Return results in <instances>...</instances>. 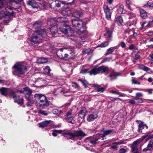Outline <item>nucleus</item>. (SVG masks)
I'll return each instance as SVG.
<instances>
[{
  "instance_id": "864d4df0",
  "label": "nucleus",
  "mask_w": 153,
  "mask_h": 153,
  "mask_svg": "<svg viewBox=\"0 0 153 153\" xmlns=\"http://www.w3.org/2000/svg\"><path fill=\"white\" fill-rule=\"evenodd\" d=\"M120 46L122 48H125L126 45L125 42H120Z\"/></svg>"
},
{
  "instance_id": "ea45409f",
  "label": "nucleus",
  "mask_w": 153,
  "mask_h": 153,
  "mask_svg": "<svg viewBox=\"0 0 153 153\" xmlns=\"http://www.w3.org/2000/svg\"><path fill=\"white\" fill-rule=\"evenodd\" d=\"M131 81L132 84H135L140 85V82H137L136 78L134 77H132L131 80Z\"/></svg>"
},
{
  "instance_id": "a18cd8bd",
  "label": "nucleus",
  "mask_w": 153,
  "mask_h": 153,
  "mask_svg": "<svg viewBox=\"0 0 153 153\" xmlns=\"http://www.w3.org/2000/svg\"><path fill=\"white\" fill-rule=\"evenodd\" d=\"M125 142L123 141H122L120 142H114L112 143L113 144H117L118 145L123 144L125 143Z\"/></svg>"
},
{
  "instance_id": "f704fd0d",
  "label": "nucleus",
  "mask_w": 153,
  "mask_h": 153,
  "mask_svg": "<svg viewBox=\"0 0 153 153\" xmlns=\"http://www.w3.org/2000/svg\"><path fill=\"white\" fill-rule=\"evenodd\" d=\"M131 151L132 152H134L136 151H138L137 150V148L136 141H135L133 143V144L131 147Z\"/></svg>"
},
{
  "instance_id": "9d476101",
  "label": "nucleus",
  "mask_w": 153,
  "mask_h": 153,
  "mask_svg": "<svg viewBox=\"0 0 153 153\" xmlns=\"http://www.w3.org/2000/svg\"><path fill=\"white\" fill-rule=\"evenodd\" d=\"M11 97L14 99V102H17L19 104H22L23 103V98H20L19 96H17L15 91L14 92V94H13Z\"/></svg>"
},
{
  "instance_id": "aec40b11",
  "label": "nucleus",
  "mask_w": 153,
  "mask_h": 153,
  "mask_svg": "<svg viewBox=\"0 0 153 153\" xmlns=\"http://www.w3.org/2000/svg\"><path fill=\"white\" fill-rule=\"evenodd\" d=\"M64 48H59L57 51L56 54L57 56L61 59H64L63 51Z\"/></svg>"
},
{
  "instance_id": "e2e57ef3",
  "label": "nucleus",
  "mask_w": 153,
  "mask_h": 153,
  "mask_svg": "<svg viewBox=\"0 0 153 153\" xmlns=\"http://www.w3.org/2000/svg\"><path fill=\"white\" fill-rule=\"evenodd\" d=\"M150 69L149 68L147 67L146 66H145V67L144 69V71H148L150 70Z\"/></svg>"
},
{
  "instance_id": "f8f14e48",
  "label": "nucleus",
  "mask_w": 153,
  "mask_h": 153,
  "mask_svg": "<svg viewBox=\"0 0 153 153\" xmlns=\"http://www.w3.org/2000/svg\"><path fill=\"white\" fill-rule=\"evenodd\" d=\"M59 30L63 33L66 34L71 31L70 27L68 25H64L61 26L59 28Z\"/></svg>"
},
{
  "instance_id": "79ce46f5",
  "label": "nucleus",
  "mask_w": 153,
  "mask_h": 153,
  "mask_svg": "<svg viewBox=\"0 0 153 153\" xmlns=\"http://www.w3.org/2000/svg\"><path fill=\"white\" fill-rule=\"evenodd\" d=\"M5 12L1 11L0 13V19H2L5 16L7 15Z\"/></svg>"
},
{
  "instance_id": "72a5a7b5",
  "label": "nucleus",
  "mask_w": 153,
  "mask_h": 153,
  "mask_svg": "<svg viewBox=\"0 0 153 153\" xmlns=\"http://www.w3.org/2000/svg\"><path fill=\"white\" fill-rule=\"evenodd\" d=\"M117 46L111 47L107 50V52L105 53V55H107L109 53H111L114 50L117 49Z\"/></svg>"
},
{
  "instance_id": "a211bd4d",
  "label": "nucleus",
  "mask_w": 153,
  "mask_h": 153,
  "mask_svg": "<svg viewBox=\"0 0 153 153\" xmlns=\"http://www.w3.org/2000/svg\"><path fill=\"white\" fill-rule=\"evenodd\" d=\"M51 121V120H46L41 123H39V127L41 128H44L48 126L49 124L50 123Z\"/></svg>"
},
{
  "instance_id": "39448f33",
  "label": "nucleus",
  "mask_w": 153,
  "mask_h": 153,
  "mask_svg": "<svg viewBox=\"0 0 153 153\" xmlns=\"http://www.w3.org/2000/svg\"><path fill=\"white\" fill-rule=\"evenodd\" d=\"M72 23L73 27L80 31L81 33H83L85 31V24L82 20L74 19L72 20Z\"/></svg>"
},
{
  "instance_id": "3c124183",
  "label": "nucleus",
  "mask_w": 153,
  "mask_h": 153,
  "mask_svg": "<svg viewBox=\"0 0 153 153\" xmlns=\"http://www.w3.org/2000/svg\"><path fill=\"white\" fill-rule=\"evenodd\" d=\"M92 137V136H90L89 137H87L84 140V142H85V143H87L88 142V141L90 140L91 139V138Z\"/></svg>"
},
{
  "instance_id": "c9c22d12",
  "label": "nucleus",
  "mask_w": 153,
  "mask_h": 153,
  "mask_svg": "<svg viewBox=\"0 0 153 153\" xmlns=\"http://www.w3.org/2000/svg\"><path fill=\"white\" fill-rule=\"evenodd\" d=\"M44 73L48 75H50L51 69L48 66H46L44 69Z\"/></svg>"
},
{
  "instance_id": "de8ad7c7",
  "label": "nucleus",
  "mask_w": 153,
  "mask_h": 153,
  "mask_svg": "<svg viewBox=\"0 0 153 153\" xmlns=\"http://www.w3.org/2000/svg\"><path fill=\"white\" fill-rule=\"evenodd\" d=\"M144 7H153V3L150 4L149 3H148L147 4L144 5Z\"/></svg>"
},
{
  "instance_id": "9b49d317",
  "label": "nucleus",
  "mask_w": 153,
  "mask_h": 153,
  "mask_svg": "<svg viewBox=\"0 0 153 153\" xmlns=\"http://www.w3.org/2000/svg\"><path fill=\"white\" fill-rule=\"evenodd\" d=\"M112 32V30H110L108 27H106L105 28V33L104 35L109 41L111 40Z\"/></svg>"
},
{
  "instance_id": "7c9ffc66",
  "label": "nucleus",
  "mask_w": 153,
  "mask_h": 153,
  "mask_svg": "<svg viewBox=\"0 0 153 153\" xmlns=\"http://www.w3.org/2000/svg\"><path fill=\"white\" fill-rule=\"evenodd\" d=\"M42 24V22L41 21L37 22L33 25V27L35 29L39 28L41 27Z\"/></svg>"
},
{
  "instance_id": "5701e85b",
  "label": "nucleus",
  "mask_w": 153,
  "mask_h": 153,
  "mask_svg": "<svg viewBox=\"0 0 153 153\" xmlns=\"http://www.w3.org/2000/svg\"><path fill=\"white\" fill-rule=\"evenodd\" d=\"M153 144V140H151L146 148L143 149V151L146 152L147 151L150 150L152 147Z\"/></svg>"
},
{
  "instance_id": "09e8293b",
  "label": "nucleus",
  "mask_w": 153,
  "mask_h": 153,
  "mask_svg": "<svg viewBox=\"0 0 153 153\" xmlns=\"http://www.w3.org/2000/svg\"><path fill=\"white\" fill-rule=\"evenodd\" d=\"M97 135H98V136L100 138H102V140H103L104 138L105 137L104 133L103 134H101L98 133L97 134Z\"/></svg>"
},
{
  "instance_id": "423d86ee",
  "label": "nucleus",
  "mask_w": 153,
  "mask_h": 153,
  "mask_svg": "<svg viewBox=\"0 0 153 153\" xmlns=\"http://www.w3.org/2000/svg\"><path fill=\"white\" fill-rule=\"evenodd\" d=\"M62 134L64 137L66 135L69 136H70L69 139L73 140H74L75 138H78L79 137H84L87 135L81 129L76 131L74 132H68Z\"/></svg>"
},
{
  "instance_id": "6ab92c4d",
  "label": "nucleus",
  "mask_w": 153,
  "mask_h": 153,
  "mask_svg": "<svg viewBox=\"0 0 153 153\" xmlns=\"http://www.w3.org/2000/svg\"><path fill=\"white\" fill-rule=\"evenodd\" d=\"M120 74L112 72L110 73L108 77L110 78L111 80H113L115 79L117 76L120 75Z\"/></svg>"
},
{
  "instance_id": "473e14b6",
  "label": "nucleus",
  "mask_w": 153,
  "mask_h": 153,
  "mask_svg": "<svg viewBox=\"0 0 153 153\" xmlns=\"http://www.w3.org/2000/svg\"><path fill=\"white\" fill-rule=\"evenodd\" d=\"M152 132L149 131L144 136V137H148L146 139V140H147L153 138V134H151Z\"/></svg>"
},
{
  "instance_id": "c03bdc74",
  "label": "nucleus",
  "mask_w": 153,
  "mask_h": 153,
  "mask_svg": "<svg viewBox=\"0 0 153 153\" xmlns=\"http://www.w3.org/2000/svg\"><path fill=\"white\" fill-rule=\"evenodd\" d=\"M64 49H67L70 52V53H72L74 51V49L72 47H70L68 48H64Z\"/></svg>"
},
{
  "instance_id": "8fccbe9b",
  "label": "nucleus",
  "mask_w": 153,
  "mask_h": 153,
  "mask_svg": "<svg viewBox=\"0 0 153 153\" xmlns=\"http://www.w3.org/2000/svg\"><path fill=\"white\" fill-rule=\"evenodd\" d=\"M119 153H125L127 151L124 148H121L119 151Z\"/></svg>"
},
{
  "instance_id": "c756f323",
  "label": "nucleus",
  "mask_w": 153,
  "mask_h": 153,
  "mask_svg": "<svg viewBox=\"0 0 153 153\" xmlns=\"http://www.w3.org/2000/svg\"><path fill=\"white\" fill-rule=\"evenodd\" d=\"M110 93L113 94H115L117 95H119L120 97H124L125 94H123L121 93V92H119L117 90V91H114L111 90L110 91Z\"/></svg>"
},
{
  "instance_id": "052dcab7",
  "label": "nucleus",
  "mask_w": 153,
  "mask_h": 153,
  "mask_svg": "<svg viewBox=\"0 0 153 153\" xmlns=\"http://www.w3.org/2000/svg\"><path fill=\"white\" fill-rule=\"evenodd\" d=\"M130 29L129 28H128L125 30V32L126 33H128V34H129V32H130Z\"/></svg>"
},
{
  "instance_id": "680f3d73",
  "label": "nucleus",
  "mask_w": 153,
  "mask_h": 153,
  "mask_svg": "<svg viewBox=\"0 0 153 153\" xmlns=\"http://www.w3.org/2000/svg\"><path fill=\"white\" fill-rule=\"evenodd\" d=\"M134 47V46L133 44L131 45L129 47V49L130 50H133Z\"/></svg>"
},
{
  "instance_id": "f3484780",
  "label": "nucleus",
  "mask_w": 153,
  "mask_h": 153,
  "mask_svg": "<svg viewBox=\"0 0 153 153\" xmlns=\"http://www.w3.org/2000/svg\"><path fill=\"white\" fill-rule=\"evenodd\" d=\"M27 4L31 6L34 8H38L39 7L38 4L33 0L28 1Z\"/></svg>"
},
{
  "instance_id": "b1692460",
  "label": "nucleus",
  "mask_w": 153,
  "mask_h": 153,
  "mask_svg": "<svg viewBox=\"0 0 153 153\" xmlns=\"http://www.w3.org/2000/svg\"><path fill=\"white\" fill-rule=\"evenodd\" d=\"M140 16L143 19H146L147 17V14L146 11L143 9H140Z\"/></svg>"
},
{
  "instance_id": "2eb2a0df",
  "label": "nucleus",
  "mask_w": 153,
  "mask_h": 153,
  "mask_svg": "<svg viewBox=\"0 0 153 153\" xmlns=\"http://www.w3.org/2000/svg\"><path fill=\"white\" fill-rule=\"evenodd\" d=\"M74 119V117L72 116L71 113L68 112L66 114V120L68 123L73 124L72 121Z\"/></svg>"
},
{
  "instance_id": "c85d7f7f",
  "label": "nucleus",
  "mask_w": 153,
  "mask_h": 153,
  "mask_svg": "<svg viewBox=\"0 0 153 153\" xmlns=\"http://www.w3.org/2000/svg\"><path fill=\"white\" fill-rule=\"evenodd\" d=\"M124 6L123 4L120 5L117 9V12L119 14H125L123 12Z\"/></svg>"
},
{
  "instance_id": "2f4dec72",
  "label": "nucleus",
  "mask_w": 153,
  "mask_h": 153,
  "mask_svg": "<svg viewBox=\"0 0 153 153\" xmlns=\"http://www.w3.org/2000/svg\"><path fill=\"white\" fill-rule=\"evenodd\" d=\"M126 4L127 7L130 10H132V7L134 5L131 3V2L129 0H127L126 1Z\"/></svg>"
},
{
  "instance_id": "393cba45",
  "label": "nucleus",
  "mask_w": 153,
  "mask_h": 153,
  "mask_svg": "<svg viewBox=\"0 0 153 153\" xmlns=\"http://www.w3.org/2000/svg\"><path fill=\"white\" fill-rule=\"evenodd\" d=\"M62 13L65 15H69L71 13L70 8L68 7H66V8L63 9Z\"/></svg>"
},
{
  "instance_id": "603ef678",
  "label": "nucleus",
  "mask_w": 153,
  "mask_h": 153,
  "mask_svg": "<svg viewBox=\"0 0 153 153\" xmlns=\"http://www.w3.org/2000/svg\"><path fill=\"white\" fill-rule=\"evenodd\" d=\"M143 94L141 92H138L136 94V97H143Z\"/></svg>"
},
{
  "instance_id": "6e6552de",
  "label": "nucleus",
  "mask_w": 153,
  "mask_h": 153,
  "mask_svg": "<svg viewBox=\"0 0 153 153\" xmlns=\"http://www.w3.org/2000/svg\"><path fill=\"white\" fill-rule=\"evenodd\" d=\"M98 117V112L97 111L95 110L88 115L87 120L89 122H92L97 119Z\"/></svg>"
},
{
  "instance_id": "0eeeda50",
  "label": "nucleus",
  "mask_w": 153,
  "mask_h": 153,
  "mask_svg": "<svg viewBox=\"0 0 153 153\" xmlns=\"http://www.w3.org/2000/svg\"><path fill=\"white\" fill-rule=\"evenodd\" d=\"M0 91L2 95L5 96L8 95L11 97L13 94H14L15 92V91H13L11 88H7L4 87L0 88Z\"/></svg>"
},
{
  "instance_id": "20e7f679",
  "label": "nucleus",
  "mask_w": 153,
  "mask_h": 153,
  "mask_svg": "<svg viewBox=\"0 0 153 153\" xmlns=\"http://www.w3.org/2000/svg\"><path fill=\"white\" fill-rule=\"evenodd\" d=\"M110 69L107 66H101L100 67H94L90 70V75H95L99 74H103L106 73L107 74L110 73Z\"/></svg>"
},
{
  "instance_id": "5fc2aeb1",
  "label": "nucleus",
  "mask_w": 153,
  "mask_h": 153,
  "mask_svg": "<svg viewBox=\"0 0 153 153\" xmlns=\"http://www.w3.org/2000/svg\"><path fill=\"white\" fill-rule=\"evenodd\" d=\"M90 71L89 69H84L82 71V73L83 74H85L86 73H89L90 74Z\"/></svg>"
},
{
  "instance_id": "69168bd1",
  "label": "nucleus",
  "mask_w": 153,
  "mask_h": 153,
  "mask_svg": "<svg viewBox=\"0 0 153 153\" xmlns=\"http://www.w3.org/2000/svg\"><path fill=\"white\" fill-rule=\"evenodd\" d=\"M126 41L128 42L129 43H131L132 42L131 39L130 38H128L127 39Z\"/></svg>"
},
{
  "instance_id": "1a4fd4ad",
  "label": "nucleus",
  "mask_w": 153,
  "mask_h": 153,
  "mask_svg": "<svg viewBox=\"0 0 153 153\" xmlns=\"http://www.w3.org/2000/svg\"><path fill=\"white\" fill-rule=\"evenodd\" d=\"M136 122L139 124L138 126V132L141 133L142 130L145 127H146V129L148 128L147 126L145 124L144 122L139 120H137Z\"/></svg>"
},
{
  "instance_id": "37998d69",
  "label": "nucleus",
  "mask_w": 153,
  "mask_h": 153,
  "mask_svg": "<svg viewBox=\"0 0 153 153\" xmlns=\"http://www.w3.org/2000/svg\"><path fill=\"white\" fill-rule=\"evenodd\" d=\"M105 88L103 87L98 88L97 89V92H100L101 93L103 92L105 90Z\"/></svg>"
},
{
  "instance_id": "a878e982",
  "label": "nucleus",
  "mask_w": 153,
  "mask_h": 153,
  "mask_svg": "<svg viewBox=\"0 0 153 153\" xmlns=\"http://www.w3.org/2000/svg\"><path fill=\"white\" fill-rule=\"evenodd\" d=\"M153 25V23L152 21H150L147 23L146 22H143L142 24L143 27H150Z\"/></svg>"
},
{
  "instance_id": "6e6d98bb",
  "label": "nucleus",
  "mask_w": 153,
  "mask_h": 153,
  "mask_svg": "<svg viewBox=\"0 0 153 153\" xmlns=\"http://www.w3.org/2000/svg\"><path fill=\"white\" fill-rule=\"evenodd\" d=\"M4 6L3 1L2 0H0V9L2 8Z\"/></svg>"
},
{
  "instance_id": "58836bf2",
  "label": "nucleus",
  "mask_w": 153,
  "mask_h": 153,
  "mask_svg": "<svg viewBox=\"0 0 153 153\" xmlns=\"http://www.w3.org/2000/svg\"><path fill=\"white\" fill-rule=\"evenodd\" d=\"M57 21L59 22H65L68 21V19L65 17H61V18H58L57 19Z\"/></svg>"
},
{
  "instance_id": "bb28decb",
  "label": "nucleus",
  "mask_w": 153,
  "mask_h": 153,
  "mask_svg": "<svg viewBox=\"0 0 153 153\" xmlns=\"http://www.w3.org/2000/svg\"><path fill=\"white\" fill-rule=\"evenodd\" d=\"M47 61L48 59L47 58L43 57H42L38 58L37 60V62L38 64H39L45 63Z\"/></svg>"
},
{
  "instance_id": "4c0bfd02",
  "label": "nucleus",
  "mask_w": 153,
  "mask_h": 153,
  "mask_svg": "<svg viewBox=\"0 0 153 153\" xmlns=\"http://www.w3.org/2000/svg\"><path fill=\"white\" fill-rule=\"evenodd\" d=\"M38 113L44 116H47L48 114V113L47 111H44L42 110H39L38 111Z\"/></svg>"
},
{
  "instance_id": "0e129e2a",
  "label": "nucleus",
  "mask_w": 153,
  "mask_h": 153,
  "mask_svg": "<svg viewBox=\"0 0 153 153\" xmlns=\"http://www.w3.org/2000/svg\"><path fill=\"white\" fill-rule=\"evenodd\" d=\"M129 102L132 104H134L135 103V101L134 100H129Z\"/></svg>"
},
{
  "instance_id": "dca6fc26",
  "label": "nucleus",
  "mask_w": 153,
  "mask_h": 153,
  "mask_svg": "<svg viewBox=\"0 0 153 153\" xmlns=\"http://www.w3.org/2000/svg\"><path fill=\"white\" fill-rule=\"evenodd\" d=\"M83 14V11L79 10H75L73 13V16L76 18H79L82 17Z\"/></svg>"
},
{
  "instance_id": "49530a36",
  "label": "nucleus",
  "mask_w": 153,
  "mask_h": 153,
  "mask_svg": "<svg viewBox=\"0 0 153 153\" xmlns=\"http://www.w3.org/2000/svg\"><path fill=\"white\" fill-rule=\"evenodd\" d=\"M136 100L138 103H140L143 102V99L140 98H137L134 99Z\"/></svg>"
},
{
  "instance_id": "4468645a",
  "label": "nucleus",
  "mask_w": 153,
  "mask_h": 153,
  "mask_svg": "<svg viewBox=\"0 0 153 153\" xmlns=\"http://www.w3.org/2000/svg\"><path fill=\"white\" fill-rule=\"evenodd\" d=\"M87 112L85 108H83L79 111L78 114L79 120H83L84 119L86 113Z\"/></svg>"
},
{
  "instance_id": "338daca9",
  "label": "nucleus",
  "mask_w": 153,
  "mask_h": 153,
  "mask_svg": "<svg viewBox=\"0 0 153 153\" xmlns=\"http://www.w3.org/2000/svg\"><path fill=\"white\" fill-rule=\"evenodd\" d=\"M152 89H149L148 90L147 92H148V93L149 94H151L152 93Z\"/></svg>"
},
{
  "instance_id": "4be33fe9",
  "label": "nucleus",
  "mask_w": 153,
  "mask_h": 153,
  "mask_svg": "<svg viewBox=\"0 0 153 153\" xmlns=\"http://www.w3.org/2000/svg\"><path fill=\"white\" fill-rule=\"evenodd\" d=\"M6 13V14L7 13H9V15H10L12 16H14V14L13 13V11L12 7L10 6H8L5 8Z\"/></svg>"
},
{
  "instance_id": "a19ab883",
  "label": "nucleus",
  "mask_w": 153,
  "mask_h": 153,
  "mask_svg": "<svg viewBox=\"0 0 153 153\" xmlns=\"http://www.w3.org/2000/svg\"><path fill=\"white\" fill-rule=\"evenodd\" d=\"M113 131V130H108L106 131H103V133L104 134L105 136H106L109 135Z\"/></svg>"
},
{
  "instance_id": "e433bc0d",
  "label": "nucleus",
  "mask_w": 153,
  "mask_h": 153,
  "mask_svg": "<svg viewBox=\"0 0 153 153\" xmlns=\"http://www.w3.org/2000/svg\"><path fill=\"white\" fill-rule=\"evenodd\" d=\"M109 41L108 40L105 41L104 42L101 43L100 45H98V47H105L108 45L109 44Z\"/></svg>"
},
{
  "instance_id": "7ed1b4c3",
  "label": "nucleus",
  "mask_w": 153,
  "mask_h": 153,
  "mask_svg": "<svg viewBox=\"0 0 153 153\" xmlns=\"http://www.w3.org/2000/svg\"><path fill=\"white\" fill-rule=\"evenodd\" d=\"M27 68L24 65L16 64L13 67V73L15 76L20 77L25 73Z\"/></svg>"
},
{
  "instance_id": "cd10ccee",
  "label": "nucleus",
  "mask_w": 153,
  "mask_h": 153,
  "mask_svg": "<svg viewBox=\"0 0 153 153\" xmlns=\"http://www.w3.org/2000/svg\"><path fill=\"white\" fill-rule=\"evenodd\" d=\"M92 136V137L91 138L90 143L93 145H95L97 144L98 139L94 136Z\"/></svg>"
},
{
  "instance_id": "13d9d810",
  "label": "nucleus",
  "mask_w": 153,
  "mask_h": 153,
  "mask_svg": "<svg viewBox=\"0 0 153 153\" xmlns=\"http://www.w3.org/2000/svg\"><path fill=\"white\" fill-rule=\"evenodd\" d=\"M57 130H55L52 133V135L53 136L55 137L57 136Z\"/></svg>"
},
{
  "instance_id": "bf43d9fd",
  "label": "nucleus",
  "mask_w": 153,
  "mask_h": 153,
  "mask_svg": "<svg viewBox=\"0 0 153 153\" xmlns=\"http://www.w3.org/2000/svg\"><path fill=\"white\" fill-rule=\"evenodd\" d=\"M111 147L112 148L114 149H116V150H117V148L118 147V145H113L111 146Z\"/></svg>"
},
{
  "instance_id": "ddd939ff",
  "label": "nucleus",
  "mask_w": 153,
  "mask_h": 153,
  "mask_svg": "<svg viewBox=\"0 0 153 153\" xmlns=\"http://www.w3.org/2000/svg\"><path fill=\"white\" fill-rule=\"evenodd\" d=\"M103 9L105 14L106 18L108 19H110L111 18V10L107 5H104L103 6Z\"/></svg>"
},
{
  "instance_id": "774afa93",
  "label": "nucleus",
  "mask_w": 153,
  "mask_h": 153,
  "mask_svg": "<svg viewBox=\"0 0 153 153\" xmlns=\"http://www.w3.org/2000/svg\"><path fill=\"white\" fill-rule=\"evenodd\" d=\"M88 50L86 49L82 51V53L83 54H85L88 53Z\"/></svg>"
},
{
  "instance_id": "f03ea898",
  "label": "nucleus",
  "mask_w": 153,
  "mask_h": 153,
  "mask_svg": "<svg viewBox=\"0 0 153 153\" xmlns=\"http://www.w3.org/2000/svg\"><path fill=\"white\" fill-rule=\"evenodd\" d=\"M50 33L46 32L44 29L37 30L33 34L30 41L32 43L37 44L41 42L43 38L46 36L51 37L57 33V27L56 25L52 27L49 29Z\"/></svg>"
},
{
  "instance_id": "f257e3e1",
  "label": "nucleus",
  "mask_w": 153,
  "mask_h": 153,
  "mask_svg": "<svg viewBox=\"0 0 153 153\" xmlns=\"http://www.w3.org/2000/svg\"><path fill=\"white\" fill-rule=\"evenodd\" d=\"M20 93L23 94L27 98V100L31 103H34L36 104L38 107L43 108L49 105V102L47 99V97L44 95L41 94H36L34 95V98L32 100L30 96L32 91L28 87H26L18 91Z\"/></svg>"
},
{
  "instance_id": "4d7b16f0",
  "label": "nucleus",
  "mask_w": 153,
  "mask_h": 153,
  "mask_svg": "<svg viewBox=\"0 0 153 153\" xmlns=\"http://www.w3.org/2000/svg\"><path fill=\"white\" fill-rule=\"evenodd\" d=\"M140 58V55L137 53L135 55L134 59L136 60H137L139 59Z\"/></svg>"
},
{
  "instance_id": "412c9836",
  "label": "nucleus",
  "mask_w": 153,
  "mask_h": 153,
  "mask_svg": "<svg viewBox=\"0 0 153 153\" xmlns=\"http://www.w3.org/2000/svg\"><path fill=\"white\" fill-rule=\"evenodd\" d=\"M114 21L117 23L119 26H121L122 25L123 21L122 18L121 16H117L115 19Z\"/></svg>"
}]
</instances>
